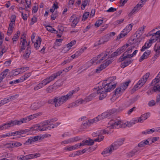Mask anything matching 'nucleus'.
I'll return each instance as SVG.
<instances>
[{"mask_svg":"<svg viewBox=\"0 0 160 160\" xmlns=\"http://www.w3.org/2000/svg\"><path fill=\"white\" fill-rule=\"evenodd\" d=\"M116 78V76H113L108 78L110 81L109 83H107L106 82L107 80L104 81L102 86L98 87V89L97 90V94H100L99 99L100 100H102L107 95V92H110L112 89H113L116 86V84H112L111 82L115 80Z\"/></svg>","mask_w":160,"mask_h":160,"instance_id":"f257e3e1","label":"nucleus"},{"mask_svg":"<svg viewBox=\"0 0 160 160\" xmlns=\"http://www.w3.org/2000/svg\"><path fill=\"white\" fill-rule=\"evenodd\" d=\"M79 90V87L76 88L74 90L70 91L67 95L56 97L57 102L55 104V107H57L65 102L68 100L72 97V95L77 92Z\"/></svg>","mask_w":160,"mask_h":160,"instance_id":"f03ea898","label":"nucleus"},{"mask_svg":"<svg viewBox=\"0 0 160 160\" xmlns=\"http://www.w3.org/2000/svg\"><path fill=\"white\" fill-rule=\"evenodd\" d=\"M108 127L110 128H113L114 127L116 128H125L127 125L125 123H123L121 121H115L113 120H111L108 123Z\"/></svg>","mask_w":160,"mask_h":160,"instance_id":"7ed1b4c3","label":"nucleus"},{"mask_svg":"<svg viewBox=\"0 0 160 160\" xmlns=\"http://www.w3.org/2000/svg\"><path fill=\"white\" fill-rule=\"evenodd\" d=\"M96 95L95 93H93L90 94L89 96L85 98L84 100L79 99L76 101V103L79 104H82L83 103H85L87 102L91 101L94 98Z\"/></svg>","mask_w":160,"mask_h":160,"instance_id":"20e7f679","label":"nucleus"},{"mask_svg":"<svg viewBox=\"0 0 160 160\" xmlns=\"http://www.w3.org/2000/svg\"><path fill=\"white\" fill-rule=\"evenodd\" d=\"M124 141V139L122 138L118 141L115 142L111 145V147L112 150H114L118 148L121 145H122Z\"/></svg>","mask_w":160,"mask_h":160,"instance_id":"39448f33","label":"nucleus"},{"mask_svg":"<svg viewBox=\"0 0 160 160\" xmlns=\"http://www.w3.org/2000/svg\"><path fill=\"white\" fill-rule=\"evenodd\" d=\"M143 1H140L137 5L134 8L132 9V11L128 15L130 16H132L133 14L135 12H137L142 7L144 4L143 3Z\"/></svg>","mask_w":160,"mask_h":160,"instance_id":"423d86ee","label":"nucleus"},{"mask_svg":"<svg viewBox=\"0 0 160 160\" xmlns=\"http://www.w3.org/2000/svg\"><path fill=\"white\" fill-rule=\"evenodd\" d=\"M96 119L95 118L90 120H86L85 121H83L81 125V127L83 129L87 128L91 124H92L93 122L96 121Z\"/></svg>","mask_w":160,"mask_h":160,"instance_id":"0eeeda50","label":"nucleus"},{"mask_svg":"<svg viewBox=\"0 0 160 160\" xmlns=\"http://www.w3.org/2000/svg\"><path fill=\"white\" fill-rule=\"evenodd\" d=\"M42 137L38 136H36L35 137H30L28 140L24 143L25 145H28L29 144H31L32 142L37 141L38 140L41 139Z\"/></svg>","mask_w":160,"mask_h":160,"instance_id":"6e6552de","label":"nucleus"},{"mask_svg":"<svg viewBox=\"0 0 160 160\" xmlns=\"http://www.w3.org/2000/svg\"><path fill=\"white\" fill-rule=\"evenodd\" d=\"M45 104V103L44 101H41L38 103H34L31 105V108L32 109L36 110L41 107L43 106Z\"/></svg>","mask_w":160,"mask_h":160,"instance_id":"1a4fd4ad","label":"nucleus"},{"mask_svg":"<svg viewBox=\"0 0 160 160\" xmlns=\"http://www.w3.org/2000/svg\"><path fill=\"white\" fill-rule=\"evenodd\" d=\"M15 123L14 120H11L9 122L7 123H5L2 125H0V129L2 130L4 129L8 128L9 127L13 126L14 125H16V124Z\"/></svg>","mask_w":160,"mask_h":160,"instance_id":"9d476101","label":"nucleus"},{"mask_svg":"<svg viewBox=\"0 0 160 160\" xmlns=\"http://www.w3.org/2000/svg\"><path fill=\"white\" fill-rule=\"evenodd\" d=\"M146 82V81H145V79L142 78H141L138 81L137 84L134 86L133 89V90H136L137 89H138V88H140Z\"/></svg>","mask_w":160,"mask_h":160,"instance_id":"9b49d317","label":"nucleus"},{"mask_svg":"<svg viewBox=\"0 0 160 160\" xmlns=\"http://www.w3.org/2000/svg\"><path fill=\"white\" fill-rule=\"evenodd\" d=\"M110 116L109 112L107 111V112H104L100 116L98 115V117L96 118V122L98 121L101 119H103L105 118H108Z\"/></svg>","mask_w":160,"mask_h":160,"instance_id":"f8f14e48","label":"nucleus"},{"mask_svg":"<svg viewBox=\"0 0 160 160\" xmlns=\"http://www.w3.org/2000/svg\"><path fill=\"white\" fill-rule=\"evenodd\" d=\"M14 121L16 125H19L22 123L27 122L29 121L28 117L27 116L24 118L20 119L19 120H15Z\"/></svg>","mask_w":160,"mask_h":160,"instance_id":"ddd939ff","label":"nucleus"},{"mask_svg":"<svg viewBox=\"0 0 160 160\" xmlns=\"http://www.w3.org/2000/svg\"><path fill=\"white\" fill-rule=\"evenodd\" d=\"M70 20L72 22L71 26L74 28L75 27L79 21V19L78 18L74 15H72L71 17Z\"/></svg>","mask_w":160,"mask_h":160,"instance_id":"4468645a","label":"nucleus"},{"mask_svg":"<svg viewBox=\"0 0 160 160\" xmlns=\"http://www.w3.org/2000/svg\"><path fill=\"white\" fill-rule=\"evenodd\" d=\"M132 57V56L131 54H128V53H126V52H124L119 58L118 60L119 62H121L125 60L127 58H129Z\"/></svg>","mask_w":160,"mask_h":160,"instance_id":"2eb2a0df","label":"nucleus"},{"mask_svg":"<svg viewBox=\"0 0 160 160\" xmlns=\"http://www.w3.org/2000/svg\"><path fill=\"white\" fill-rule=\"evenodd\" d=\"M94 143L93 141V140L89 138L88 140H83L81 143L82 146L85 145H87L88 146H91Z\"/></svg>","mask_w":160,"mask_h":160,"instance_id":"dca6fc26","label":"nucleus"},{"mask_svg":"<svg viewBox=\"0 0 160 160\" xmlns=\"http://www.w3.org/2000/svg\"><path fill=\"white\" fill-rule=\"evenodd\" d=\"M150 53L151 51L150 50H148L145 51L140 58L139 62H141L145 59L147 58Z\"/></svg>","mask_w":160,"mask_h":160,"instance_id":"f3484780","label":"nucleus"},{"mask_svg":"<svg viewBox=\"0 0 160 160\" xmlns=\"http://www.w3.org/2000/svg\"><path fill=\"white\" fill-rule=\"evenodd\" d=\"M150 140V139H148L142 141H141L138 144V147L141 148L145 147L146 145H150V144L149 143V142Z\"/></svg>","mask_w":160,"mask_h":160,"instance_id":"a211bd4d","label":"nucleus"},{"mask_svg":"<svg viewBox=\"0 0 160 160\" xmlns=\"http://www.w3.org/2000/svg\"><path fill=\"white\" fill-rule=\"evenodd\" d=\"M110 38L108 34H107L102 37L99 40V42L102 43V44L108 42Z\"/></svg>","mask_w":160,"mask_h":160,"instance_id":"6ab92c4d","label":"nucleus"},{"mask_svg":"<svg viewBox=\"0 0 160 160\" xmlns=\"http://www.w3.org/2000/svg\"><path fill=\"white\" fill-rule=\"evenodd\" d=\"M6 145H8V147L12 148L14 147H18L22 145L21 143L19 142H14L12 143L6 144Z\"/></svg>","mask_w":160,"mask_h":160,"instance_id":"aec40b11","label":"nucleus"},{"mask_svg":"<svg viewBox=\"0 0 160 160\" xmlns=\"http://www.w3.org/2000/svg\"><path fill=\"white\" fill-rule=\"evenodd\" d=\"M26 156L27 160H28L39 157L40 156V154L39 153H38L34 154H29L26 155Z\"/></svg>","mask_w":160,"mask_h":160,"instance_id":"412c9836","label":"nucleus"},{"mask_svg":"<svg viewBox=\"0 0 160 160\" xmlns=\"http://www.w3.org/2000/svg\"><path fill=\"white\" fill-rule=\"evenodd\" d=\"M57 119L56 118H54L53 119L51 120L50 121L48 120L44 122L43 123L41 124V125H37L38 126H40L41 127H44L47 125H51V122H52V120H55V121H57Z\"/></svg>","mask_w":160,"mask_h":160,"instance_id":"4be33fe9","label":"nucleus"},{"mask_svg":"<svg viewBox=\"0 0 160 160\" xmlns=\"http://www.w3.org/2000/svg\"><path fill=\"white\" fill-rule=\"evenodd\" d=\"M108 56V54H106L104 55V56L102 58L100 59L99 60H98V57H95L93 58V59L92 60V62H94L95 61H97L96 62V63L97 64L100 63L101 61L103 60L104 59H105L106 58V57Z\"/></svg>","mask_w":160,"mask_h":160,"instance_id":"5701e85b","label":"nucleus"},{"mask_svg":"<svg viewBox=\"0 0 160 160\" xmlns=\"http://www.w3.org/2000/svg\"><path fill=\"white\" fill-rule=\"evenodd\" d=\"M151 38L150 39V41L151 42H155L156 41H158L159 40V42L160 41V38H159V35L157 36L153 33Z\"/></svg>","mask_w":160,"mask_h":160,"instance_id":"b1692460","label":"nucleus"},{"mask_svg":"<svg viewBox=\"0 0 160 160\" xmlns=\"http://www.w3.org/2000/svg\"><path fill=\"white\" fill-rule=\"evenodd\" d=\"M41 42V38L40 37H38L35 43L34 44V48L36 50H38L39 48L40 47Z\"/></svg>","mask_w":160,"mask_h":160,"instance_id":"393cba45","label":"nucleus"},{"mask_svg":"<svg viewBox=\"0 0 160 160\" xmlns=\"http://www.w3.org/2000/svg\"><path fill=\"white\" fill-rule=\"evenodd\" d=\"M132 60H126L125 62L121 63V68H124L125 67L128 66L132 62Z\"/></svg>","mask_w":160,"mask_h":160,"instance_id":"a878e982","label":"nucleus"},{"mask_svg":"<svg viewBox=\"0 0 160 160\" xmlns=\"http://www.w3.org/2000/svg\"><path fill=\"white\" fill-rule=\"evenodd\" d=\"M42 114V113L39 112L38 113L35 114H33L31 115H29L28 116L29 121H30L33 119H34L35 118H37L38 116H40Z\"/></svg>","mask_w":160,"mask_h":160,"instance_id":"bb28decb","label":"nucleus"},{"mask_svg":"<svg viewBox=\"0 0 160 160\" xmlns=\"http://www.w3.org/2000/svg\"><path fill=\"white\" fill-rule=\"evenodd\" d=\"M133 25V23H131L129 24L123 30V32H126L128 33L132 30Z\"/></svg>","mask_w":160,"mask_h":160,"instance_id":"cd10ccee","label":"nucleus"},{"mask_svg":"<svg viewBox=\"0 0 160 160\" xmlns=\"http://www.w3.org/2000/svg\"><path fill=\"white\" fill-rule=\"evenodd\" d=\"M105 68L106 66H104V64H102L96 69L95 72L98 73H100L102 70Z\"/></svg>","mask_w":160,"mask_h":160,"instance_id":"c85d7f7f","label":"nucleus"},{"mask_svg":"<svg viewBox=\"0 0 160 160\" xmlns=\"http://www.w3.org/2000/svg\"><path fill=\"white\" fill-rule=\"evenodd\" d=\"M129 46V44H127L126 45H125L123 46L122 47H121L120 48H118L117 49L118 51L119 52V53L120 54L123 52L126 49V48L128 47Z\"/></svg>","mask_w":160,"mask_h":160,"instance_id":"c756f323","label":"nucleus"},{"mask_svg":"<svg viewBox=\"0 0 160 160\" xmlns=\"http://www.w3.org/2000/svg\"><path fill=\"white\" fill-rule=\"evenodd\" d=\"M48 125V126L47 127L46 126L44 127H41L40 126H38V128L37 129L38 130H39L40 131H44L45 130H50L51 129V128H50V125Z\"/></svg>","mask_w":160,"mask_h":160,"instance_id":"7c9ffc66","label":"nucleus"},{"mask_svg":"<svg viewBox=\"0 0 160 160\" xmlns=\"http://www.w3.org/2000/svg\"><path fill=\"white\" fill-rule=\"evenodd\" d=\"M131 81H129L128 82H126L125 83H123L121 85L120 87L122 90L123 92L127 88L128 84Z\"/></svg>","mask_w":160,"mask_h":160,"instance_id":"2f4dec72","label":"nucleus"},{"mask_svg":"<svg viewBox=\"0 0 160 160\" xmlns=\"http://www.w3.org/2000/svg\"><path fill=\"white\" fill-rule=\"evenodd\" d=\"M123 92V91L120 87L117 88L115 90L114 92L115 95L119 96V95L121 94Z\"/></svg>","mask_w":160,"mask_h":160,"instance_id":"473e14b6","label":"nucleus"},{"mask_svg":"<svg viewBox=\"0 0 160 160\" xmlns=\"http://www.w3.org/2000/svg\"><path fill=\"white\" fill-rule=\"evenodd\" d=\"M139 147L138 146L136 147L135 148L132 150V151L130 152V154L131 156H132L135 154H137L139 151L140 149L139 148Z\"/></svg>","mask_w":160,"mask_h":160,"instance_id":"72a5a7b5","label":"nucleus"},{"mask_svg":"<svg viewBox=\"0 0 160 160\" xmlns=\"http://www.w3.org/2000/svg\"><path fill=\"white\" fill-rule=\"evenodd\" d=\"M9 70L8 69H6L2 72L0 74V78L3 79L8 74Z\"/></svg>","mask_w":160,"mask_h":160,"instance_id":"f704fd0d","label":"nucleus"},{"mask_svg":"<svg viewBox=\"0 0 160 160\" xmlns=\"http://www.w3.org/2000/svg\"><path fill=\"white\" fill-rule=\"evenodd\" d=\"M56 89V88H55L54 86L52 85L49 86L46 89V91L48 93H51Z\"/></svg>","mask_w":160,"mask_h":160,"instance_id":"c9c22d12","label":"nucleus"},{"mask_svg":"<svg viewBox=\"0 0 160 160\" xmlns=\"http://www.w3.org/2000/svg\"><path fill=\"white\" fill-rule=\"evenodd\" d=\"M20 32L18 31L16 34H15L13 38H12V40H13V42L17 41L19 38V35L20 34Z\"/></svg>","mask_w":160,"mask_h":160,"instance_id":"e433bc0d","label":"nucleus"},{"mask_svg":"<svg viewBox=\"0 0 160 160\" xmlns=\"http://www.w3.org/2000/svg\"><path fill=\"white\" fill-rule=\"evenodd\" d=\"M127 33L126 32H123V30L122 31L121 33L118 36L117 40H118L120 38H123L126 35Z\"/></svg>","mask_w":160,"mask_h":160,"instance_id":"4c0bfd02","label":"nucleus"},{"mask_svg":"<svg viewBox=\"0 0 160 160\" xmlns=\"http://www.w3.org/2000/svg\"><path fill=\"white\" fill-rule=\"evenodd\" d=\"M30 130L26 129L25 130H20L19 131H16L17 135H20L26 133L27 132H28Z\"/></svg>","mask_w":160,"mask_h":160,"instance_id":"58836bf2","label":"nucleus"},{"mask_svg":"<svg viewBox=\"0 0 160 160\" xmlns=\"http://www.w3.org/2000/svg\"><path fill=\"white\" fill-rule=\"evenodd\" d=\"M155 132L154 130L152 129H147L142 132V133L143 134H147L152 133Z\"/></svg>","mask_w":160,"mask_h":160,"instance_id":"ea45409f","label":"nucleus"},{"mask_svg":"<svg viewBox=\"0 0 160 160\" xmlns=\"http://www.w3.org/2000/svg\"><path fill=\"white\" fill-rule=\"evenodd\" d=\"M104 138V137L103 136L101 135H98V137L96 139H94L93 141V142H100L103 140Z\"/></svg>","mask_w":160,"mask_h":160,"instance_id":"a19ab883","label":"nucleus"},{"mask_svg":"<svg viewBox=\"0 0 160 160\" xmlns=\"http://www.w3.org/2000/svg\"><path fill=\"white\" fill-rule=\"evenodd\" d=\"M112 150L111 147L110 148L106 149L104 150L102 153V154L104 155L108 153H111Z\"/></svg>","mask_w":160,"mask_h":160,"instance_id":"79ce46f5","label":"nucleus"},{"mask_svg":"<svg viewBox=\"0 0 160 160\" xmlns=\"http://www.w3.org/2000/svg\"><path fill=\"white\" fill-rule=\"evenodd\" d=\"M57 102V99L56 97L54 98L53 99H50L48 101V103L51 104H55V106Z\"/></svg>","mask_w":160,"mask_h":160,"instance_id":"37998d69","label":"nucleus"},{"mask_svg":"<svg viewBox=\"0 0 160 160\" xmlns=\"http://www.w3.org/2000/svg\"><path fill=\"white\" fill-rule=\"evenodd\" d=\"M44 86V85H43L42 82H41L39 83L38 85H37L36 86L34 87V89L35 90H37L38 89L42 88Z\"/></svg>","mask_w":160,"mask_h":160,"instance_id":"c03bdc74","label":"nucleus"},{"mask_svg":"<svg viewBox=\"0 0 160 160\" xmlns=\"http://www.w3.org/2000/svg\"><path fill=\"white\" fill-rule=\"evenodd\" d=\"M76 41L74 40L68 43L67 45V48H68V49H70L72 46L76 44Z\"/></svg>","mask_w":160,"mask_h":160,"instance_id":"a18cd8bd","label":"nucleus"},{"mask_svg":"<svg viewBox=\"0 0 160 160\" xmlns=\"http://www.w3.org/2000/svg\"><path fill=\"white\" fill-rule=\"evenodd\" d=\"M150 116V113H146L142 115L141 117V118L143 119L144 121L147 119Z\"/></svg>","mask_w":160,"mask_h":160,"instance_id":"49530a36","label":"nucleus"},{"mask_svg":"<svg viewBox=\"0 0 160 160\" xmlns=\"http://www.w3.org/2000/svg\"><path fill=\"white\" fill-rule=\"evenodd\" d=\"M154 49L156 52V54L154 57L155 58H157L158 57L160 54V46L157 49Z\"/></svg>","mask_w":160,"mask_h":160,"instance_id":"de8ad7c7","label":"nucleus"},{"mask_svg":"<svg viewBox=\"0 0 160 160\" xmlns=\"http://www.w3.org/2000/svg\"><path fill=\"white\" fill-rule=\"evenodd\" d=\"M64 71V70H63L62 71H60L57 72L56 73L52 74L54 78H56L58 76H60V74Z\"/></svg>","mask_w":160,"mask_h":160,"instance_id":"09e8293b","label":"nucleus"},{"mask_svg":"<svg viewBox=\"0 0 160 160\" xmlns=\"http://www.w3.org/2000/svg\"><path fill=\"white\" fill-rule=\"evenodd\" d=\"M103 22V20H99L96 21L95 24V25L96 27H98Z\"/></svg>","mask_w":160,"mask_h":160,"instance_id":"8fccbe9b","label":"nucleus"},{"mask_svg":"<svg viewBox=\"0 0 160 160\" xmlns=\"http://www.w3.org/2000/svg\"><path fill=\"white\" fill-rule=\"evenodd\" d=\"M20 73H22V71L20 70V68H17L14 70L13 74L14 75H17Z\"/></svg>","mask_w":160,"mask_h":160,"instance_id":"3c124183","label":"nucleus"},{"mask_svg":"<svg viewBox=\"0 0 160 160\" xmlns=\"http://www.w3.org/2000/svg\"><path fill=\"white\" fill-rule=\"evenodd\" d=\"M37 18L36 17L33 16L32 18L31 19V22L30 24V25H33L35 22L37 21Z\"/></svg>","mask_w":160,"mask_h":160,"instance_id":"603ef678","label":"nucleus"},{"mask_svg":"<svg viewBox=\"0 0 160 160\" xmlns=\"http://www.w3.org/2000/svg\"><path fill=\"white\" fill-rule=\"evenodd\" d=\"M60 82V81H57L53 85L55 88H56V89L61 85V84Z\"/></svg>","mask_w":160,"mask_h":160,"instance_id":"864d4df0","label":"nucleus"},{"mask_svg":"<svg viewBox=\"0 0 160 160\" xmlns=\"http://www.w3.org/2000/svg\"><path fill=\"white\" fill-rule=\"evenodd\" d=\"M89 15V12H86L84 13L82 16V20L84 21L86 20L88 17Z\"/></svg>","mask_w":160,"mask_h":160,"instance_id":"5fc2aeb1","label":"nucleus"},{"mask_svg":"<svg viewBox=\"0 0 160 160\" xmlns=\"http://www.w3.org/2000/svg\"><path fill=\"white\" fill-rule=\"evenodd\" d=\"M88 0H85L84 2H82V5L83 7H81V9L82 10L84 9L85 7L87 5V4L88 3Z\"/></svg>","mask_w":160,"mask_h":160,"instance_id":"6e6d98bb","label":"nucleus"},{"mask_svg":"<svg viewBox=\"0 0 160 160\" xmlns=\"http://www.w3.org/2000/svg\"><path fill=\"white\" fill-rule=\"evenodd\" d=\"M159 82H158V80H156L155 79L152 80V83L153 84V85L154 84L153 88L155 86H160V85H159L158 83Z\"/></svg>","mask_w":160,"mask_h":160,"instance_id":"4d7b16f0","label":"nucleus"},{"mask_svg":"<svg viewBox=\"0 0 160 160\" xmlns=\"http://www.w3.org/2000/svg\"><path fill=\"white\" fill-rule=\"evenodd\" d=\"M14 24L12 22H10L9 24V26L8 28V31L9 32H12V29L14 28L13 25Z\"/></svg>","mask_w":160,"mask_h":160,"instance_id":"13d9d810","label":"nucleus"},{"mask_svg":"<svg viewBox=\"0 0 160 160\" xmlns=\"http://www.w3.org/2000/svg\"><path fill=\"white\" fill-rule=\"evenodd\" d=\"M144 120H143V119L141 118L140 116L139 118H137L136 119H135V121L136 122H142Z\"/></svg>","mask_w":160,"mask_h":160,"instance_id":"bf43d9fd","label":"nucleus"},{"mask_svg":"<svg viewBox=\"0 0 160 160\" xmlns=\"http://www.w3.org/2000/svg\"><path fill=\"white\" fill-rule=\"evenodd\" d=\"M71 143V142L70 138H69L68 140H65L64 141H62L61 142V144H65L68 143Z\"/></svg>","mask_w":160,"mask_h":160,"instance_id":"052dcab7","label":"nucleus"},{"mask_svg":"<svg viewBox=\"0 0 160 160\" xmlns=\"http://www.w3.org/2000/svg\"><path fill=\"white\" fill-rule=\"evenodd\" d=\"M124 21V19H121L119 20H117L114 22V24L116 25H117L119 24L122 23Z\"/></svg>","mask_w":160,"mask_h":160,"instance_id":"680f3d73","label":"nucleus"},{"mask_svg":"<svg viewBox=\"0 0 160 160\" xmlns=\"http://www.w3.org/2000/svg\"><path fill=\"white\" fill-rule=\"evenodd\" d=\"M71 143L76 142L79 140L78 137H76L70 138Z\"/></svg>","mask_w":160,"mask_h":160,"instance_id":"e2e57ef3","label":"nucleus"},{"mask_svg":"<svg viewBox=\"0 0 160 160\" xmlns=\"http://www.w3.org/2000/svg\"><path fill=\"white\" fill-rule=\"evenodd\" d=\"M16 17L15 15H13L11 17V22H12L14 24L15 21V18Z\"/></svg>","mask_w":160,"mask_h":160,"instance_id":"0e129e2a","label":"nucleus"},{"mask_svg":"<svg viewBox=\"0 0 160 160\" xmlns=\"http://www.w3.org/2000/svg\"><path fill=\"white\" fill-rule=\"evenodd\" d=\"M136 110V107H133L132 108L128 110L127 112V114L128 115H130L133 111Z\"/></svg>","mask_w":160,"mask_h":160,"instance_id":"69168bd1","label":"nucleus"},{"mask_svg":"<svg viewBox=\"0 0 160 160\" xmlns=\"http://www.w3.org/2000/svg\"><path fill=\"white\" fill-rule=\"evenodd\" d=\"M18 158L19 160H27L26 155L25 156L22 155L21 157H18Z\"/></svg>","mask_w":160,"mask_h":160,"instance_id":"338daca9","label":"nucleus"},{"mask_svg":"<svg viewBox=\"0 0 160 160\" xmlns=\"http://www.w3.org/2000/svg\"><path fill=\"white\" fill-rule=\"evenodd\" d=\"M156 103H158L160 106V93L157 97Z\"/></svg>","mask_w":160,"mask_h":160,"instance_id":"774afa93","label":"nucleus"}]
</instances>
